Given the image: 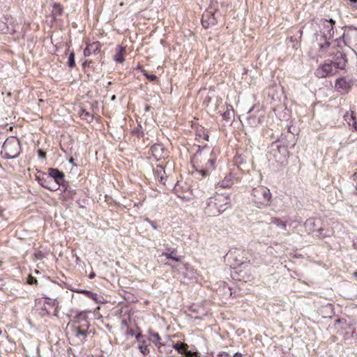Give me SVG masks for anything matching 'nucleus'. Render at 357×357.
<instances>
[{"label":"nucleus","instance_id":"nucleus-1","mask_svg":"<svg viewBox=\"0 0 357 357\" xmlns=\"http://www.w3.org/2000/svg\"><path fill=\"white\" fill-rule=\"evenodd\" d=\"M218 155V150L210 146H204L202 148L199 146L192 158V162L193 166L196 167V171L203 176H206L215 169Z\"/></svg>","mask_w":357,"mask_h":357},{"label":"nucleus","instance_id":"nucleus-2","mask_svg":"<svg viewBox=\"0 0 357 357\" xmlns=\"http://www.w3.org/2000/svg\"><path fill=\"white\" fill-rule=\"evenodd\" d=\"M335 23V21L332 19L321 20L320 31L321 33V38H323L324 42L316 43L313 45V47L309 52V56L312 60L317 61L319 58L325 56L330 47V43L327 40V38L333 36Z\"/></svg>","mask_w":357,"mask_h":357},{"label":"nucleus","instance_id":"nucleus-3","mask_svg":"<svg viewBox=\"0 0 357 357\" xmlns=\"http://www.w3.org/2000/svg\"><path fill=\"white\" fill-rule=\"evenodd\" d=\"M230 207V197L228 195L216 194L209 197L204 212L209 216H217Z\"/></svg>","mask_w":357,"mask_h":357},{"label":"nucleus","instance_id":"nucleus-4","mask_svg":"<svg viewBox=\"0 0 357 357\" xmlns=\"http://www.w3.org/2000/svg\"><path fill=\"white\" fill-rule=\"evenodd\" d=\"M271 197L269 189L262 185L253 188L251 192V200L257 208L266 206Z\"/></svg>","mask_w":357,"mask_h":357},{"label":"nucleus","instance_id":"nucleus-5","mask_svg":"<svg viewBox=\"0 0 357 357\" xmlns=\"http://www.w3.org/2000/svg\"><path fill=\"white\" fill-rule=\"evenodd\" d=\"M20 141L16 137L8 138L3 143L1 151L5 158H15L20 153Z\"/></svg>","mask_w":357,"mask_h":357},{"label":"nucleus","instance_id":"nucleus-6","mask_svg":"<svg viewBox=\"0 0 357 357\" xmlns=\"http://www.w3.org/2000/svg\"><path fill=\"white\" fill-rule=\"evenodd\" d=\"M76 322L79 324L82 321H84L82 324H80L77 326H74L73 331L75 337L80 339L81 341H83L86 337L89 331L88 329L89 328V323L86 320V315L84 312H81L76 317Z\"/></svg>","mask_w":357,"mask_h":357},{"label":"nucleus","instance_id":"nucleus-7","mask_svg":"<svg viewBox=\"0 0 357 357\" xmlns=\"http://www.w3.org/2000/svg\"><path fill=\"white\" fill-rule=\"evenodd\" d=\"M336 69L333 65L331 60H326L324 63L320 65L315 70V75L319 78H325L335 75Z\"/></svg>","mask_w":357,"mask_h":357},{"label":"nucleus","instance_id":"nucleus-8","mask_svg":"<svg viewBox=\"0 0 357 357\" xmlns=\"http://www.w3.org/2000/svg\"><path fill=\"white\" fill-rule=\"evenodd\" d=\"M342 39L345 45L357 47V28L349 27L343 33Z\"/></svg>","mask_w":357,"mask_h":357},{"label":"nucleus","instance_id":"nucleus-9","mask_svg":"<svg viewBox=\"0 0 357 357\" xmlns=\"http://www.w3.org/2000/svg\"><path fill=\"white\" fill-rule=\"evenodd\" d=\"M47 178L54 179V183H53V185H56V190L65 182L64 174L55 168H49Z\"/></svg>","mask_w":357,"mask_h":357},{"label":"nucleus","instance_id":"nucleus-10","mask_svg":"<svg viewBox=\"0 0 357 357\" xmlns=\"http://www.w3.org/2000/svg\"><path fill=\"white\" fill-rule=\"evenodd\" d=\"M219 13L218 11L211 12L206 11L205 12L202 18V26L207 29L211 26H213L218 22V17Z\"/></svg>","mask_w":357,"mask_h":357},{"label":"nucleus","instance_id":"nucleus-11","mask_svg":"<svg viewBox=\"0 0 357 357\" xmlns=\"http://www.w3.org/2000/svg\"><path fill=\"white\" fill-rule=\"evenodd\" d=\"M333 65L337 72L338 69L342 70L345 68L347 63L346 54L342 52H337L333 57Z\"/></svg>","mask_w":357,"mask_h":357},{"label":"nucleus","instance_id":"nucleus-12","mask_svg":"<svg viewBox=\"0 0 357 357\" xmlns=\"http://www.w3.org/2000/svg\"><path fill=\"white\" fill-rule=\"evenodd\" d=\"M150 152L151 155L156 160H159L162 158H164L165 155V151L162 145L159 144H155L154 145H153L150 149Z\"/></svg>","mask_w":357,"mask_h":357},{"label":"nucleus","instance_id":"nucleus-13","mask_svg":"<svg viewBox=\"0 0 357 357\" xmlns=\"http://www.w3.org/2000/svg\"><path fill=\"white\" fill-rule=\"evenodd\" d=\"M101 45L99 42L89 44L84 50V55L89 56L92 54H97L100 52Z\"/></svg>","mask_w":357,"mask_h":357},{"label":"nucleus","instance_id":"nucleus-14","mask_svg":"<svg viewBox=\"0 0 357 357\" xmlns=\"http://www.w3.org/2000/svg\"><path fill=\"white\" fill-rule=\"evenodd\" d=\"M42 299L45 300L44 301L45 305L47 304L48 306L54 308V311L52 312H51L45 306L44 310H46L47 313L48 314H52L54 315H56L57 313L56 307H57V305H58V302L56 301V299L54 298L47 297V296L43 297Z\"/></svg>","mask_w":357,"mask_h":357},{"label":"nucleus","instance_id":"nucleus-15","mask_svg":"<svg viewBox=\"0 0 357 357\" xmlns=\"http://www.w3.org/2000/svg\"><path fill=\"white\" fill-rule=\"evenodd\" d=\"M47 174H44L43 177H37L40 185L50 190H56V185H53V183H51L50 178H47Z\"/></svg>","mask_w":357,"mask_h":357},{"label":"nucleus","instance_id":"nucleus-16","mask_svg":"<svg viewBox=\"0 0 357 357\" xmlns=\"http://www.w3.org/2000/svg\"><path fill=\"white\" fill-rule=\"evenodd\" d=\"M155 177L160 180V183L163 185H166V182L167 181V176L165 175V168L162 165H157L155 169L154 170Z\"/></svg>","mask_w":357,"mask_h":357},{"label":"nucleus","instance_id":"nucleus-17","mask_svg":"<svg viewBox=\"0 0 357 357\" xmlns=\"http://www.w3.org/2000/svg\"><path fill=\"white\" fill-rule=\"evenodd\" d=\"M233 183L232 176L229 174L215 185V189L217 190L218 188H228L231 187Z\"/></svg>","mask_w":357,"mask_h":357},{"label":"nucleus","instance_id":"nucleus-18","mask_svg":"<svg viewBox=\"0 0 357 357\" xmlns=\"http://www.w3.org/2000/svg\"><path fill=\"white\" fill-rule=\"evenodd\" d=\"M335 86L337 90H346L351 86V84L345 78L340 77L336 79Z\"/></svg>","mask_w":357,"mask_h":357},{"label":"nucleus","instance_id":"nucleus-19","mask_svg":"<svg viewBox=\"0 0 357 357\" xmlns=\"http://www.w3.org/2000/svg\"><path fill=\"white\" fill-rule=\"evenodd\" d=\"M126 52V48L122 46H117L116 48V54L114 56V59L117 63H123L124 61L123 54Z\"/></svg>","mask_w":357,"mask_h":357},{"label":"nucleus","instance_id":"nucleus-20","mask_svg":"<svg viewBox=\"0 0 357 357\" xmlns=\"http://www.w3.org/2000/svg\"><path fill=\"white\" fill-rule=\"evenodd\" d=\"M344 119L349 126H352L356 130V121L353 112H351V113L347 112L344 115Z\"/></svg>","mask_w":357,"mask_h":357},{"label":"nucleus","instance_id":"nucleus-21","mask_svg":"<svg viewBox=\"0 0 357 357\" xmlns=\"http://www.w3.org/2000/svg\"><path fill=\"white\" fill-rule=\"evenodd\" d=\"M11 26L6 25V22L3 20H0V31L3 33H13L15 32L16 29L14 26L11 24Z\"/></svg>","mask_w":357,"mask_h":357},{"label":"nucleus","instance_id":"nucleus-22","mask_svg":"<svg viewBox=\"0 0 357 357\" xmlns=\"http://www.w3.org/2000/svg\"><path fill=\"white\" fill-rule=\"evenodd\" d=\"M224 120L231 122L232 119L234 117V110L231 106H227L226 110L222 114Z\"/></svg>","mask_w":357,"mask_h":357},{"label":"nucleus","instance_id":"nucleus-23","mask_svg":"<svg viewBox=\"0 0 357 357\" xmlns=\"http://www.w3.org/2000/svg\"><path fill=\"white\" fill-rule=\"evenodd\" d=\"M162 255L175 261L181 260V257L176 255V250L175 249H167V252H162Z\"/></svg>","mask_w":357,"mask_h":357},{"label":"nucleus","instance_id":"nucleus-24","mask_svg":"<svg viewBox=\"0 0 357 357\" xmlns=\"http://www.w3.org/2000/svg\"><path fill=\"white\" fill-rule=\"evenodd\" d=\"M271 223L276 225L282 230L285 231L287 229V222L278 218H272Z\"/></svg>","mask_w":357,"mask_h":357},{"label":"nucleus","instance_id":"nucleus-25","mask_svg":"<svg viewBox=\"0 0 357 357\" xmlns=\"http://www.w3.org/2000/svg\"><path fill=\"white\" fill-rule=\"evenodd\" d=\"M173 347L178 351V353L183 354L184 352H186V348L188 345L185 343L178 342L175 344H174Z\"/></svg>","mask_w":357,"mask_h":357},{"label":"nucleus","instance_id":"nucleus-26","mask_svg":"<svg viewBox=\"0 0 357 357\" xmlns=\"http://www.w3.org/2000/svg\"><path fill=\"white\" fill-rule=\"evenodd\" d=\"M302 33H303V31L301 30L298 31V34L295 35V36H290L289 38H288V40H289L290 42L291 43H294L296 42V44H294L292 45V47L294 48H297V45L298 44V39H300L302 36Z\"/></svg>","mask_w":357,"mask_h":357},{"label":"nucleus","instance_id":"nucleus-27","mask_svg":"<svg viewBox=\"0 0 357 357\" xmlns=\"http://www.w3.org/2000/svg\"><path fill=\"white\" fill-rule=\"evenodd\" d=\"M261 116H250L248 118V123L252 126L256 127L261 123Z\"/></svg>","mask_w":357,"mask_h":357},{"label":"nucleus","instance_id":"nucleus-28","mask_svg":"<svg viewBox=\"0 0 357 357\" xmlns=\"http://www.w3.org/2000/svg\"><path fill=\"white\" fill-rule=\"evenodd\" d=\"M151 340L160 348L162 344L160 342V337L158 333H153L151 335Z\"/></svg>","mask_w":357,"mask_h":357},{"label":"nucleus","instance_id":"nucleus-29","mask_svg":"<svg viewBox=\"0 0 357 357\" xmlns=\"http://www.w3.org/2000/svg\"><path fill=\"white\" fill-rule=\"evenodd\" d=\"M68 65L70 68H73L75 66V54L71 52L68 57Z\"/></svg>","mask_w":357,"mask_h":357},{"label":"nucleus","instance_id":"nucleus-30","mask_svg":"<svg viewBox=\"0 0 357 357\" xmlns=\"http://www.w3.org/2000/svg\"><path fill=\"white\" fill-rule=\"evenodd\" d=\"M272 147L274 148V147H276L277 149V151L279 152V153H282L283 155H286V153H287V150L286 149V148L284 146H278L276 143H273L272 144Z\"/></svg>","mask_w":357,"mask_h":357},{"label":"nucleus","instance_id":"nucleus-31","mask_svg":"<svg viewBox=\"0 0 357 357\" xmlns=\"http://www.w3.org/2000/svg\"><path fill=\"white\" fill-rule=\"evenodd\" d=\"M78 292L84 294L89 298H91L92 299H94V300L96 298V296H97L96 294H93V293H92V292L88 291V290H85V289H82V290L78 291Z\"/></svg>","mask_w":357,"mask_h":357},{"label":"nucleus","instance_id":"nucleus-32","mask_svg":"<svg viewBox=\"0 0 357 357\" xmlns=\"http://www.w3.org/2000/svg\"><path fill=\"white\" fill-rule=\"evenodd\" d=\"M1 20L4 21L6 22V25H9V26H11L10 24L14 26L15 28V24L14 22L13 21V17L10 16H5Z\"/></svg>","mask_w":357,"mask_h":357},{"label":"nucleus","instance_id":"nucleus-33","mask_svg":"<svg viewBox=\"0 0 357 357\" xmlns=\"http://www.w3.org/2000/svg\"><path fill=\"white\" fill-rule=\"evenodd\" d=\"M314 225V222L313 219H308L305 222V226L307 229L310 230L312 229V227Z\"/></svg>","mask_w":357,"mask_h":357},{"label":"nucleus","instance_id":"nucleus-34","mask_svg":"<svg viewBox=\"0 0 357 357\" xmlns=\"http://www.w3.org/2000/svg\"><path fill=\"white\" fill-rule=\"evenodd\" d=\"M139 349L144 355H147L149 353V349L145 344H140Z\"/></svg>","mask_w":357,"mask_h":357},{"label":"nucleus","instance_id":"nucleus-35","mask_svg":"<svg viewBox=\"0 0 357 357\" xmlns=\"http://www.w3.org/2000/svg\"><path fill=\"white\" fill-rule=\"evenodd\" d=\"M53 12L55 15H61L62 13V8H61L60 5H55Z\"/></svg>","mask_w":357,"mask_h":357},{"label":"nucleus","instance_id":"nucleus-36","mask_svg":"<svg viewBox=\"0 0 357 357\" xmlns=\"http://www.w3.org/2000/svg\"><path fill=\"white\" fill-rule=\"evenodd\" d=\"M187 357H198V353L196 352H192L190 351H188L186 349V352H184V354Z\"/></svg>","mask_w":357,"mask_h":357},{"label":"nucleus","instance_id":"nucleus-37","mask_svg":"<svg viewBox=\"0 0 357 357\" xmlns=\"http://www.w3.org/2000/svg\"><path fill=\"white\" fill-rule=\"evenodd\" d=\"M144 75L146 77V78H148L151 81H155L157 79L156 75H153V74L152 75H148L147 73H144Z\"/></svg>","mask_w":357,"mask_h":357},{"label":"nucleus","instance_id":"nucleus-38","mask_svg":"<svg viewBox=\"0 0 357 357\" xmlns=\"http://www.w3.org/2000/svg\"><path fill=\"white\" fill-rule=\"evenodd\" d=\"M228 356H229V355H228V354H227V353H226V352H223V351H222V352L219 353V354H218V356H219V357H228Z\"/></svg>","mask_w":357,"mask_h":357},{"label":"nucleus","instance_id":"nucleus-39","mask_svg":"<svg viewBox=\"0 0 357 357\" xmlns=\"http://www.w3.org/2000/svg\"><path fill=\"white\" fill-rule=\"evenodd\" d=\"M233 357H243V354L239 352H236L234 354Z\"/></svg>","mask_w":357,"mask_h":357},{"label":"nucleus","instance_id":"nucleus-40","mask_svg":"<svg viewBox=\"0 0 357 357\" xmlns=\"http://www.w3.org/2000/svg\"><path fill=\"white\" fill-rule=\"evenodd\" d=\"M39 156L42 158H45V153H43V152H40L39 153Z\"/></svg>","mask_w":357,"mask_h":357},{"label":"nucleus","instance_id":"nucleus-41","mask_svg":"<svg viewBox=\"0 0 357 357\" xmlns=\"http://www.w3.org/2000/svg\"><path fill=\"white\" fill-rule=\"evenodd\" d=\"M94 277H95V273H94L93 272H92V273H91L89 274V278H90V279H92V278H93Z\"/></svg>","mask_w":357,"mask_h":357},{"label":"nucleus","instance_id":"nucleus-42","mask_svg":"<svg viewBox=\"0 0 357 357\" xmlns=\"http://www.w3.org/2000/svg\"><path fill=\"white\" fill-rule=\"evenodd\" d=\"M91 63V61H88V60H86V61L83 63V66H85L86 65H87V63H89H89Z\"/></svg>","mask_w":357,"mask_h":357},{"label":"nucleus","instance_id":"nucleus-43","mask_svg":"<svg viewBox=\"0 0 357 357\" xmlns=\"http://www.w3.org/2000/svg\"><path fill=\"white\" fill-rule=\"evenodd\" d=\"M83 116H89V112H83Z\"/></svg>","mask_w":357,"mask_h":357},{"label":"nucleus","instance_id":"nucleus-44","mask_svg":"<svg viewBox=\"0 0 357 357\" xmlns=\"http://www.w3.org/2000/svg\"><path fill=\"white\" fill-rule=\"evenodd\" d=\"M33 282H36V279H33V278H31V280H30L29 283L32 284L33 283Z\"/></svg>","mask_w":357,"mask_h":357},{"label":"nucleus","instance_id":"nucleus-45","mask_svg":"<svg viewBox=\"0 0 357 357\" xmlns=\"http://www.w3.org/2000/svg\"><path fill=\"white\" fill-rule=\"evenodd\" d=\"M142 336V335L140 333L137 334L136 335V338L138 339L139 337H140Z\"/></svg>","mask_w":357,"mask_h":357},{"label":"nucleus","instance_id":"nucleus-46","mask_svg":"<svg viewBox=\"0 0 357 357\" xmlns=\"http://www.w3.org/2000/svg\"><path fill=\"white\" fill-rule=\"evenodd\" d=\"M354 275L356 278H357V271H355V272L354 273Z\"/></svg>","mask_w":357,"mask_h":357},{"label":"nucleus","instance_id":"nucleus-47","mask_svg":"<svg viewBox=\"0 0 357 357\" xmlns=\"http://www.w3.org/2000/svg\"><path fill=\"white\" fill-rule=\"evenodd\" d=\"M274 156H275V158L276 160H280V158H279V159H278V157H277V155H275V153H274Z\"/></svg>","mask_w":357,"mask_h":357},{"label":"nucleus","instance_id":"nucleus-48","mask_svg":"<svg viewBox=\"0 0 357 357\" xmlns=\"http://www.w3.org/2000/svg\"><path fill=\"white\" fill-rule=\"evenodd\" d=\"M329 236H330V234H324V235L323 236V237Z\"/></svg>","mask_w":357,"mask_h":357},{"label":"nucleus","instance_id":"nucleus-49","mask_svg":"<svg viewBox=\"0 0 357 357\" xmlns=\"http://www.w3.org/2000/svg\"><path fill=\"white\" fill-rule=\"evenodd\" d=\"M115 98H116V96H113L112 97V100H115Z\"/></svg>","mask_w":357,"mask_h":357},{"label":"nucleus","instance_id":"nucleus-50","mask_svg":"<svg viewBox=\"0 0 357 357\" xmlns=\"http://www.w3.org/2000/svg\"><path fill=\"white\" fill-rule=\"evenodd\" d=\"M337 41H338V43H339L340 40H342V38H338V39H337Z\"/></svg>","mask_w":357,"mask_h":357},{"label":"nucleus","instance_id":"nucleus-51","mask_svg":"<svg viewBox=\"0 0 357 357\" xmlns=\"http://www.w3.org/2000/svg\"><path fill=\"white\" fill-rule=\"evenodd\" d=\"M153 227L154 229H156V227L155 226V225H153Z\"/></svg>","mask_w":357,"mask_h":357},{"label":"nucleus","instance_id":"nucleus-52","mask_svg":"<svg viewBox=\"0 0 357 357\" xmlns=\"http://www.w3.org/2000/svg\"><path fill=\"white\" fill-rule=\"evenodd\" d=\"M356 195H357V189H356Z\"/></svg>","mask_w":357,"mask_h":357},{"label":"nucleus","instance_id":"nucleus-53","mask_svg":"<svg viewBox=\"0 0 357 357\" xmlns=\"http://www.w3.org/2000/svg\"><path fill=\"white\" fill-rule=\"evenodd\" d=\"M356 176L357 177V172L355 174Z\"/></svg>","mask_w":357,"mask_h":357}]
</instances>
